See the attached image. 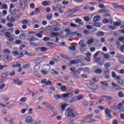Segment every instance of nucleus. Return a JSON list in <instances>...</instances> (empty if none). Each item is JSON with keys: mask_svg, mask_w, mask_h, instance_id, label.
Returning a JSON list of instances; mask_svg holds the SVG:
<instances>
[{"mask_svg": "<svg viewBox=\"0 0 124 124\" xmlns=\"http://www.w3.org/2000/svg\"><path fill=\"white\" fill-rule=\"evenodd\" d=\"M65 113L67 114V116L68 117V118H73L75 117V116H77V114H78V112H74L72 109H67Z\"/></svg>", "mask_w": 124, "mask_h": 124, "instance_id": "1", "label": "nucleus"}, {"mask_svg": "<svg viewBox=\"0 0 124 124\" xmlns=\"http://www.w3.org/2000/svg\"><path fill=\"white\" fill-rule=\"evenodd\" d=\"M103 71L106 79H108L109 78V63H107L105 64V69Z\"/></svg>", "mask_w": 124, "mask_h": 124, "instance_id": "2", "label": "nucleus"}, {"mask_svg": "<svg viewBox=\"0 0 124 124\" xmlns=\"http://www.w3.org/2000/svg\"><path fill=\"white\" fill-rule=\"evenodd\" d=\"M16 6L17 8H21L23 10L26 9V4L24 0H20L19 2L16 3Z\"/></svg>", "mask_w": 124, "mask_h": 124, "instance_id": "3", "label": "nucleus"}, {"mask_svg": "<svg viewBox=\"0 0 124 124\" xmlns=\"http://www.w3.org/2000/svg\"><path fill=\"white\" fill-rule=\"evenodd\" d=\"M86 85L89 89H92L93 90V93H95V91H96V90H98V86L96 84L91 83H87Z\"/></svg>", "mask_w": 124, "mask_h": 124, "instance_id": "4", "label": "nucleus"}, {"mask_svg": "<svg viewBox=\"0 0 124 124\" xmlns=\"http://www.w3.org/2000/svg\"><path fill=\"white\" fill-rule=\"evenodd\" d=\"M100 84H101V89L102 90H107L108 89V87L109 85H108V82L106 81H100Z\"/></svg>", "mask_w": 124, "mask_h": 124, "instance_id": "5", "label": "nucleus"}, {"mask_svg": "<svg viewBox=\"0 0 124 124\" xmlns=\"http://www.w3.org/2000/svg\"><path fill=\"white\" fill-rule=\"evenodd\" d=\"M41 83L42 84H45V86H52V82L49 80L47 81L46 79H42Z\"/></svg>", "mask_w": 124, "mask_h": 124, "instance_id": "6", "label": "nucleus"}, {"mask_svg": "<svg viewBox=\"0 0 124 124\" xmlns=\"http://www.w3.org/2000/svg\"><path fill=\"white\" fill-rule=\"evenodd\" d=\"M111 85L114 89H115V90H117L118 91H121V90H122V88L120 86V85L117 84V83L114 82H112Z\"/></svg>", "mask_w": 124, "mask_h": 124, "instance_id": "7", "label": "nucleus"}, {"mask_svg": "<svg viewBox=\"0 0 124 124\" xmlns=\"http://www.w3.org/2000/svg\"><path fill=\"white\" fill-rule=\"evenodd\" d=\"M7 21L9 22H15L16 19L14 18V17L12 16L11 15H9L7 17Z\"/></svg>", "mask_w": 124, "mask_h": 124, "instance_id": "8", "label": "nucleus"}, {"mask_svg": "<svg viewBox=\"0 0 124 124\" xmlns=\"http://www.w3.org/2000/svg\"><path fill=\"white\" fill-rule=\"evenodd\" d=\"M3 60L5 62H11V61H12V57L7 55H5L3 56Z\"/></svg>", "mask_w": 124, "mask_h": 124, "instance_id": "9", "label": "nucleus"}, {"mask_svg": "<svg viewBox=\"0 0 124 124\" xmlns=\"http://www.w3.org/2000/svg\"><path fill=\"white\" fill-rule=\"evenodd\" d=\"M26 40H27V41H36L38 40V39L34 36L33 37L28 36L27 37Z\"/></svg>", "mask_w": 124, "mask_h": 124, "instance_id": "10", "label": "nucleus"}, {"mask_svg": "<svg viewBox=\"0 0 124 124\" xmlns=\"http://www.w3.org/2000/svg\"><path fill=\"white\" fill-rule=\"evenodd\" d=\"M93 117V114H89L86 116H85L83 121L84 122H86V123H88V122H89V121H90V120H91V119H92ZM90 118L91 119H90Z\"/></svg>", "mask_w": 124, "mask_h": 124, "instance_id": "11", "label": "nucleus"}, {"mask_svg": "<svg viewBox=\"0 0 124 124\" xmlns=\"http://www.w3.org/2000/svg\"><path fill=\"white\" fill-rule=\"evenodd\" d=\"M49 24L50 25H52V26H57V27H60L61 26V24L59 23V22L55 21V20H52V21H51L49 23Z\"/></svg>", "mask_w": 124, "mask_h": 124, "instance_id": "12", "label": "nucleus"}, {"mask_svg": "<svg viewBox=\"0 0 124 124\" xmlns=\"http://www.w3.org/2000/svg\"><path fill=\"white\" fill-rule=\"evenodd\" d=\"M42 105L46 106V108H48L49 109H53L52 106L47 102H43L42 103Z\"/></svg>", "mask_w": 124, "mask_h": 124, "instance_id": "13", "label": "nucleus"}, {"mask_svg": "<svg viewBox=\"0 0 124 124\" xmlns=\"http://www.w3.org/2000/svg\"><path fill=\"white\" fill-rule=\"evenodd\" d=\"M52 8L53 11H57L58 10H61V9L62 8V6L60 4H58L56 5L55 7L52 6Z\"/></svg>", "mask_w": 124, "mask_h": 124, "instance_id": "14", "label": "nucleus"}, {"mask_svg": "<svg viewBox=\"0 0 124 124\" xmlns=\"http://www.w3.org/2000/svg\"><path fill=\"white\" fill-rule=\"evenodd\" d=\"M78 10H80V7H77L75 8L70 10L69 12H71V13H75V12H77V11Z\"/></svg>", "mask_w": 124, "mask_h": 124, "instance_id": "15", "label": "nucleus"}, {"mask_svg": "<svg viewBox=\"0 0 124 124\" xmlns=\"http://www.w3.org/2000/svg\"><path fill=\"white\" fill-rule=\"evenodd\" d=\"M78 45H80V47L83 48V47H86L87 46V44H85L84 41L81 40L79 42Z\"/></svg>", "mask_w": 124, "mask_h": 124, "instance_id": "16", "label": "nucleus"}, {"mask_svg": "<svg viewBox=\"0 0 124 124\" xmlns=\"http://www.w3.org/2000/svg\"><path fill=\"white\" fill-rule=\"evenodd\" d=\"M55 46L56 44L53 42H47L46 44V47H53V46Z\"/></svg>", "mask_w": 124, "mask_h": 124, "instance_id": "17", "label": "nucleus"}, {"mask_svg": "<svg viewBox=\"0 0 124 124\" xmlns=\"http://www.w3.org/2000/svg\"><path fill=\"white\" fill-rule=\"evenodd\" d=\"M25 121L27 124H30V123H31L32 121V118L29 116L26 118H25Z\"/></svg>", "mask_w": 124, "mask_h": 124, "instance_id": "18", "label": "nucleus"}, {"mask_svg": "<svg viewBox=\"0 0 124 124\" xmlns=\"http://www.w3.org/2000/svg\"><path fill=\"white\" fill-rule=\"evenodd\" d=\"M76 23H78V25L83 26L84 25V22L82 21V19L80 18L76 19L75 21Z\"/></svg>", "mask_w": 124, "mask_h": 124, "instance_id": "19", "label": "nucleus"}, {"mask_svg": "<svg viewBox=\"0 0 124 124\" xmlns=\"http://www.w3.org/2000/svg\"><path fill=\"white\" fill-rule=\"evenodd\" d=\"M60 33H62V31H60L58 32H52L51 33L50 35L52 36H60Z\"/></svg>", "mask_w": 124, "mask_h": 124, "instance_id": "20", "label": "nucleus"}, {"mask_svg": "<svg viewBox=\"0 0 124 124\" xmlns=\"http://www.w3.org/2000/svg\"><path fill=\"white\" fill-rule=\"evenodd\" d=\"M99 19H100V16H94L93 18V22H97V21L99 20Z\"/></svg>", "mask_w": 124, "mask_h": 124, "instance_id": "21", "label": "nucleus"}, {"mask_svg": "<svg viewBox=\"0 0 124 124\" xmlns=\"http://www.w3.org/2000/svg\"><path fill=\"white\" fill-rule=\"evenodd\" d=\"M118 61L119 62H121V63H124V59L122 56H118Z\"/></svg>", "mask_w": 124, "mask_h": 124, "instance_id": "22", "label": "nucleus"}, {"mask_svg": "<svg viewBox=\"0 0 124 124\" xmlns=\"http://www.w3.org/2000/svg\"><path fill=\"white\" fill-rule=\"evenodd\" d=\"M117 83L120 85V86H122V87H124V81L120 79L117 81Z\"/></svg>", "mask_w": 124, "mask_h": 124, "instance_id": "23", "label": "nucleus"}, {"mask_svg": "<svg viewBox=\"0 0 124 124\" xmlns=\"http://www.w3.org/2000/svg\"><path fill=\"white\" fill-rule=\"evenodd\" d=\"M52 17H53V14H48L46 16V18L48 21H51V20H52Z\"/></svg>", "mask_w": 124, "mask_h": 124, "instance_id": "24", "label": "nucleus"}, {"mask_svg": "<svg viewBox=\"0 0 124 124\" xmlns=\"http://www.w3.org/2000/svg\"><path fill=\"white\" fill-rule=\"evenodd\" d=\"M99 53H100L101 55H104V53L101 51H98L94 54V59H96V58H97V55H99Z\"/></svg>", "mask_w": 124, "mask_h": 124, "instance_id": "25", "label": "nucleus"}, {"mask_svg": "<svg viewBox=\"0 0 124 124\" xmlns=\"http://www.w3.org/2000/svg\"><path fill=\"white\" fill-rule=\"evenodd\" d=\"M21 16H22V14L19 13L16 15L14 18L16 20V21H17V20H18Z\"/></svg>", "mask_w": 124, "mask_h": 124, "instance_id": "26", "label": "nucleus"}, {"mask_svg": "<svg viewBox=\"0 0 124 124\" xmlns=\"http://www.w3.org/2000/svg\"><path fill=\"white\" fill-rule=\"evenodd\" d=\"M9 75V73L6 72L2 74V78H6Z\"/></svg>", "mask_w": 124, "mask_h": 124, "instance_id": "27", "label": "nucleus"}, {"mask_svg": "<svg viewBox=\"0 0 124 124\" xmlns=\"http://www.w3.org/2000/svg\"><path fill=\"white\" fill-rule=\"evenodd\" d=\"M93 27H97L98 28L101 27L102 24L100 23H95L93 24Z\"/></svg>", "mask_w": 124, "mask_h": 124, "instance_id": "28", "label": "nucleus"}, {"mask_svg": "<svg viewBox=\"0 0 124 124\" xmlns=\"http://www.w3.org/2000/svg\"><path fill=\"white\" fill-rule=\"evenodd\" d=\"M113 25H114V26H115L116 27H120V26L122 25V23L118 22H114Z\"/></svg>", "mask_w": 124, "mask_h": 124, "instance_id": "29", "label": "nucleus"}, {"mask_svg": "<svg viewBox=\"0 0 124 124\" xmlns=\"http://www.w3.org/2000/svg\"><path fill=\"white\" fill-rule=\"evenodd\" d=\"M50 73L51 74H54V75H58V74H59V72L55 71L54 69L51 70Z\"/></svg>", "mask_w": 124, "mask_h": 124, "instance_id": "30", "label": "nucleus"}, {"mask_svg": "<svg viewBox=\"0 0 124 124\" xmlns=\"http://www.w3.org/2000/svg\"><path fill=\"white\" fill-rule=\"evenodd\" d=\"M79 61L78 60H72L70 62L71 64H76V63H78Z\"/></svg>", "mask_w": 124, "mask_h": 124, "instance_id": "31", "label": "nucleus"}, {"mask_svg": "<svg viewBox=\"0 0 124 124\" xmlns=\"http://www.w3.org/2000/svg\"><path fill=\"white\" fill-rule=\"evenodd\" d=\"M108 10H107L106 9H102L99 11V12L100 13H108Z\"/></svg>", "mask_w": 124, "mask_h": 124, "instance_id": "32", "label": "nucleus"}, {"mask_svg": "<svg viewBox=\"0 0 124 124\" xmlns=\"http://www.w3.org/2000/svg\"><path fill=\"white\" fill-rule=\"evenodd\" d=\"M19 37L21 39L24 40V39H26V35L24 33H21L20 34Z\"/></svg>", "mask_w": 124, "mask_h": 124, "instance_id": "33", "label": "nucleus"}, {"mask_svg": "<svg viewBox=\"0 0 124 124\" xmlns=\"http://www.w3.org/2000/svg\"><path fill=\"white\" fill-rule=\"evenodd\" d=\"M17 10L14 9H13V10H10V12L12 14V15H13L14 16V15H16V11Z\"/></svg>", "mask_w": 124, "mask_h": 124, "instance_id": "34", "label": "nucleus"}, {"mask_svg": "<svg viewBox=\"0 0 124 124\" xmlns=\"http://www.w3.org/2000/svg\"><path fill=\"white\" fill-rule=\"evenodd\" d=\"M40 68V66H39V65L38 64H36L35 66L34 67V69L35 70V71H38Z\"/></svg>", "mask_w": 124, "mask_h": 124, "instance_id": "35", "label": "nucleus"}, {"mask_svg": "<svg viewBox=\"0 0 124 124\" xmlns=\"http://www.w3.org/2000/svg\"><path fill=\"white\" fill-rule=\"evenodd\" d=\"M70 94V93H67L62 94V96L64 98H67V97H68V96H69Z\"/></svg>", "mask_w": 124, "mask_h": 124, "instance_id": "36", "label": "nucleus"}, {"mask_svg": "<svg viewBox=\"0 0 124 124\" xmlns=\"http://www.w3.org/2000/svg\"><path fill=\"white\" fill-rule=\"evenodd\" d=\"M95 73L98 74L99 73H102V70L100 69H97L94 71Z\"/></svg>", "mask_w": 124, "mask_h": 124, "instance_id": "37", "label": "nucleus"}, {"mask_svg": "<svg viewBox=\"0 0 124 124\" xmlns=\"http://www.w3.org/2000/svg\"><path fill=\"white\" fill-rule=\"evenodd\" d=\"M54 97L55 98V99H60V98H62V96L59 94H55L54 95Z\"/></svg>", "mask_w": 124, "mask_h": 124, "instance_id": "38", "label": "nucleus"}, {"mask_svg": "<svg viewBox=\"0 0 124 124\" xmlns=\"http://www.w3.org/2000/svg\"><path fill=\"white\" fill-rule=\"evenodd\" d=\"M102 35H104V32L103 31H99L97 33V36H102Z\"/></svg>", "mask_w": 124, "mask_h": 124, "instance_id": "39", "label": "nucleus"}, {"mask_svg": "<svg viewBox=\"0 0 124 124\" xmlns=\"http://www.w3.org/2000/svg\"><path fill=\"white\" fill-rule=\"evenodd\" d=\"M84 98V96L82 95H79V96H77V100H81V99H83Z\"/></svg>", "mask_w": 124, "mask_h": 124, "instance_id": "40", "label": "nucleus"}, {"mask_svg": "<svg viewBox=\"0 0 124 124\" xmlns=\"http://www.w3.org/2000/svg\"><path fill=\"white\" fill-rule=\"evenodd\" d=\"M40 50L41 52H46V51H47V47H46L45 46L41 47Z\"/></svg>", "mask_w": 124, "mask_h": 124, "instance_id": "41", "label": "nucleus"}, {"mask_svg": "<svg viewBox=\"0 0 124 124\" xmlns=\"http://www.w3.org/2000/svg\"><path fill=\"white\" fill-rule=\"evenodd\" d=\"M118 95H119V97H124V93H123V92H122V91H120L118 93Z\"/></svg>", "mask_w": 124, "mask_h": 124, "instance_id": "42", "label": "nucleus"}, {"mask_svg": "<svg viewBox=\"0 0 124 124\" xmlns=\"http://www.w3.org/2000/svg\"><path fill=\"white\" fill-rule=\"evenodd\" d=\"M5 36H6V37H7V38H10V32H6L5 33Z\"/></svg>", "mask_w": 124, "mask_h": 124, "instance_id": "43", "label": "nucleus"}, {"mask_svg": "<svg viewBox=\"0 0 124 124\" xmlns=\"http://www.w3.org/2000/svg\"><path fill=\"white\" fill-rule=\"evenodd\" d=\"M52 111L53 112V115H52L51 117H55V116H58V115H59V112H54V109H52Z\"/></svg>", "mask_w": 124, "mask_h": 124, "instance_id": "44", "label": "nucleus"}, {"mask_svg": "<svg viewBox=\"0 0 124 124\" xmlns=\"http://www.w3.org/2000/svg\"><path fill=\"white\" fill-rule=\"evenodd\" d=\"M61 57L62 58V59H68V57H67V55L63 54H60Z\"/></svg>", "mask_w": 124, "mask_h": 124, "instance_id": "45", "label": "nucleus"}, {"mask_svg": "<svg viewBox=\"0 0 124 124\" xmlns=\"http://www.w3.org/2000/svg\"><path fill=\"white\" fill-rule=\"evenodd\" d=\"M104 100L102 98H101L99 100H98L96 102V104H101V103Z\"/></svg>", "mask_w": 124, "mask_h": 124, "instance_id": "46", "label": "nucleus"}, {"mask_svg": "<svg viewBox=\"0 0 124 124\" xmlns=\"http://www.w3.org/2000/svg\"><path fill=\"white\" fill-rule=\"evenodd\" d=\"M60 89L62 92H65V91H66V87L65 86H62Z\"/></svg>", "mask_w": 124, "mask_h": 124, "instance_id": "47", "label": "nucleus"}, {"mask_svg": "<svg viewBox=\"0 0 124 124\" xmlns=\"http://www.w3.org/2000/svg\"><path fill=\"white\" fill-rule=\"evenodd\" d=\"M124 104V101H123L122 103H120L119 105H118L117 106L118 109H121V107H122Z\"/></svg>", "mask_w": 124, "mask_h": 124, "instance_id": "48", "label": "nucleus"}, {"mask_svg": "<svg viewBox=\"0 0 124 124\" xmlns=\"http://www.w3.org/2000/svg\"><path fill=\"white\" fill-rule=\"evenodd\" d=\"M7 26L9 28H12V27H14V24L11 22H8L7 23Z\"/></svg>", "mask_w": 124, "mask_h": 124, "instance_id": "49", "label": "nucleus"}, {"mask_svg": "<svg viewBox=\"0 0 124 124\" xmlns=\"http://www.w3.org/2000/svg\"><path fill=\"white\" fill-rule=\"evenodd\" d=\"M82 70L84 72H89V71H90V68H89L88 67H85V68H83Z\"/></svg>", "mask_w": 124, "mask_h": 124, "instance_id": "50", "label": "nucleus"}, {"mask_svg": "<svg viewBox=\"0 0 124 124\" xmlns=\"http://www.w3.org/2000/svg\"><path fill=\"white\" fill-rule=\"evenodd\" d=\"M61 28L59 27H55L54 28H53V31H60V29Z\"/></svg>", "mask_w": 124, "mask_h": 124, "instance_id": "51", "label": "nucleus"}, {"mask_svg": "<svg viewBox=\"0 0 124 124\" xmlns=\"http://www.w3.org/2000/svg\"><path fill=\"white\" fill-rule=\"evenodd\" d=\"M35 36H37V37H39V38H42V34L39 33L35 34Z\"/></svg>", "mask_w": 124, "mask_h": 124, "instance_id": "52", "label": "nucleus"}, {"mask_svg": "<svg viewBox=\"0 0 124 124\" xmlns=\"http://www.w3.org/2000/svg\"><path fill=\"white\" fill-rule=\"evenodd\" d=\"M31 66V63H28L26 65H24L22 66L23 68H29Z\"/></svg>", "mask_w": 124, "mask_h": 124, "instance_id": "53", "label": "nucleus"}, {"mask_svg": "<svg viewBox=\"0 0 124 124\" xmlns=\"http://www.w3.org/2000/svg\"><path fill=\"white\" fill-rule=\"evenodd\" d=\"M20 102H26L27 101V98L23 97L21 98L20 100Z\"/></svg>", "mask_w": 124, "mask_h": 124, "instance_id": "54", "label": "nucleus"}, {"mask_svg": "<svg viewBox=\"0 0 124 124\" xmlns=\"http://www.w3.org/2000/svg\"><path fill=\"white\" fill-rule=\"evenodd\" d=\"M4 67H7V65H0V70H2Z\"/></svg>", "mask_w": 124, "mask_h": 124, "instance_id": "55", "label": "nucleus"}, {"mask_svg": "<svg viewBox=\"0 0 124 124\" xmlns=\"http://www.w3.org/2000/svg\"><path fill=\"white\" fill-rule=\"evenodd\" d=\"M78 33V31L71 32L70 31V32L69 33L70 35H75Z\"/></svg>", "mask_w": 124, "mask_h": 124, "instance_id": "56", "label": "nucleus"}, {"mask_svg": "<svg viewBox=\"0 0 124 124\" xmlns=\"http://www.w3.org/2000/svg\"><path fill=\"white\" fill-rule=\"evenodd\" d=\"M93 39H91L87 41V44L90 45V44H92V43H93Z\"/></svg>", "mask_w": 124, "mask_h": 124, "instance_id": "57", "label": "nucleus"}, {"mask_svg": "<svg viewBox=\"0 0 124 124\" xmlns=\"http://www.w3.org/2000/svg\"><path fill=\"white\" fill-rule=\"evenodd\" d=\"M75 46H73L72 47H69V50H70L71 51H75L76 50V48H75Z\"/></svg>", "mask_w": 124, "mask_h": 124, "instance_id": "58", "label": "nucleus"}, {"mask_svg": "<svg viewBox=\"0 0 124 124\" xmlns=\"http://www.w3.org/2000/svg\"><path fill=\"white\" fill-rule=\"evenodd\" d=\"M13 67H21L20 63H17L13 65Z\"/></svg>", "mask_w": 124, "mask_h": 124, "instance_id": "59", "label": "nucleus"}, {"mask_svg": "<svg viewBox=\"0 0 124 124\" xmlns=\"http://www.w3.org/2000/svg\"><path fill=\"white\" fill-rule=\"evenodd\" d=\"M22 24H23L24 25H25V24L28 25V24H29V21L27 19H24L22 21Z\"/></svg>", "mask_w": 124, "mask_h": 124, "instance_id": "60", "label": "nucleus"}, {"mask_svg": "<svg viewBox=\"0 0 124 124\" xmlns=\"http://www.w3.org/2000/svg\"><path fill=\"white\" fill-rule=\"evenodd\" d=\"M62 4H64V5H68L69 4V2L68 1H62Z\"/></svg>", "mask_w": 124, "mask_h": 124, "instance_id": "61", "label": "nucleus"}, {"mask_svg": "<svg viewBox=\"0 0 124 124\" xmlns=\"http://www.w3.org/2000/svg\"><path fill=\"white\" fill-rule=\"evenodd\" d=\"M3 52L5 53H7V54H10V50H9V49H4L3 50Z\"/></svg>", "mask_w": 124, "mask_h": 124, "instance_id": "62", "label": "nucleus"}, {"mask_svg": "<svg viewBox=\"0 0 124 124\" xmlns=\"http://www.w3.org/2000/svg\"><path fill=\"white\" fill-rule=\"evenodd\" d=\"M5 87V84H2L1 85H0V90H3L4 88Z\"/></svg>", "mask_w": 124, "mask_h": 124, "instance_id": "63", "label": "nucleus"}, {"mask_svg": "<svg viewBox=\"0 0 124 124\" xmlns=\"http://www.w3.org/2000/svg\"><path fill=\"white\" fill-rule=\"evenodd\" d=\"M118 40L119 41H124V37H121L118 38Z\"/></svg>", "mask_w": 124, "mask_h": 124, "instance_id": "64", "label": "nucleus"}]
</instances>
